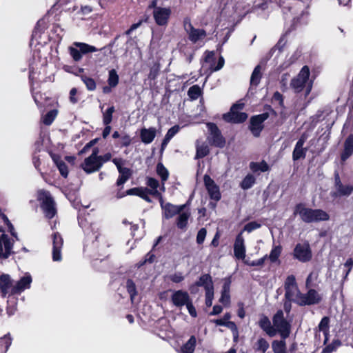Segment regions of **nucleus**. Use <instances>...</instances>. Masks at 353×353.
<instances>
[{
  "instance_id": "f257e3e1",
  "label": "nucleus",
  "mask_w": 353,
  "mask_h": 353,
  "mask_svg": "<svg viewBox=\"0 0 353 353\" xmlns=\"http://www.w3.org/2000/svg\"><path fill=\"white\" fill-rule=\"evenodd\" d=\"M272 323L274 327L278 332L281 339L274 340L272 342V348L274 353H288L285 340L291 333V324L288 321L281 310H279L273 316Z\"/></svg>"
},
{
  "instance_id": "f03ea898",
  "label": "nucleus",
  "mask_w": 353,
  "mask_h": 353,
  "mask_svg": "<svg viewBox=\"0 0 353 353\" xmlns=\"http://www.w3.org/2000/svg\"><path fill=\"white\" fill-rule=\"evenodd\" d=\"M293 214L299 215L301 221L305 223L326 221L330 219V215L327 212L322 209L306 208L303 203L295 205Z\"/></svg>"
},
{
  "instance_id": "7ed1b4c3",
  "label": "nucleus",
  "mask_w": 353,
  "mask_h": 353,
  "mask_svg": "<svg viewBox=\"0 0 353 353\" xmlns=\"http://www.w3.org/2000/svg\"><path fill=\"white\" fill-rule=\"evenodd\" d=\"M310 74V68L307 65H304L299 74L291 80L290 86L295 92L299 93L306 87L305 95L307 97L310 94L313 84L312 81L307 83Z\"/></svg>"
},
{
  "instance_id": "20e7f679",
  "label": "nucleus",
  "mask_w": 353,
  "mask_h": 353,
  "mask_svg": "<svg viewBox=\"0 0 353 353\" xmlns=\"http://www.w3.org/2000/svg\"><path fill=\"white\" fill-rule=\"evenodd\" d=\"M323 301V295L313 288L307 290L305 293L298 290L294 303L301 307L314 305L320 304Z\"/></svg>"
},
{
  "instance_id": "39448f33",
  "label": "nucleus",
  "mask_w": 353,
  "mask_h": 353,
  "mask_svg": "<svg viewBox=\"0 0 353 353\" xmlns=\"http://www.w3.org/2000/svg\"><path fill=\"white\" fill-rule=\"evenodd\" d=\"M245 104L243 103L237 102L234 103L230 111L223 114V119L230 123H243L248 117V114L246 112H239L244 108Z\"/></svg>"
},
{
  "instance_id": "423d86ee",
  "label": "nucleus",
  "mask_w": 353,
  "mask_h": 353,
  "mask_svg": "<svg viewBox=\"0 0 353 353\" xmlns=\"http://www.w3.org/2000/svg\"><path fill=\"white\" fill-rule=\"evenodd\" d=\"M41 208L48 219H52L57 214L55 202L48 191L41 190L39 194Z\"/></svg>"
},
{
  "instance_id": "0eeeda50",
  "label": "nucleus",
  "mask_w": 353,
  "mask_h": 353,
  "mask_svg": "<svg viewBox=\"0 0 353 353\" xmlns=\"http://www.w3.org/2000/svg\"><path fill=\"white\" fill-rule=\"evenodd\" d=\"M270 117L269 112H263L259 114L253 115L249 121L248 129L253 137L258 138L261 136L264 129V121Z\"/></svg>"
},
{
  "instance_id": "6e6552de",
  "label": "nucleus",
  "mask_w": 353,
  "mask_h": 353,
  "mask_svg": "<svg viewBox=\"0 0 353 353\" xmlns=\"http://www.w3.org/2000/svg\"><path fill=\"white\" fill-rule=\"evenodd\" d=\"M73 46L69 48V52L76 62L79 61L83 54L98 51L97 48L85 43L74 42Z\"/></svg>"
},
{
  "instance_id": "1a4fd4ad",
  "label": "nucleus",
  "mask_w": 353,
  "mask_h": 353,
  "mask_svg": "<svg viewBox=\"0 0 353 353\" xmlns=\"http://www.w3.org/2000/svg\"><path fill=\"white\" fill-rule=\"evenodd\" d=\"M29 83L30 92L34 99V101L37 104L39 108L45 107L47 105V101L50 99L46 96V93H42L40 91H35L34 84V68H29Z\"/></svg>"
},
{
  "instance_id": "9d476101",
  "label": "nucleus",
  "mask_w": 353,
  "mask_h": 353,
  "mask_svg": "<svg viewBox=\"0 0 353 353\" xmlns=\"http://www.w3.org/2000/svg\"><path fill=\"white\" fill-rule=\"evenodd\" d=\"M207 126L210 134V139H209L210 145L223 148L225 145V139L222 135L216 124L214 123H208Z\"/></svg>"
},
{
  "instance_id": "9b49d317",
  "label": "nucleus",
  "mask_w": 353,
  "mask_h": 353,
  "mask_svg": "<svg viewBox=\"0 0 353 353\" xmlns=\"http://www.w3.org/2000/svg\"><path fill=\"white\" fill-rule=\"evenodd\" d=\"M294 258L301 262L305 263L311 260L312 251L308 243H297L293 251Z\"/></svg>"
},
{
  "instance_id": "f8f14e48",
  "label": "nucleus",
  "mask_w": 353,
  "mask_h": 353,
  "mask_svg": "<svg viewBox=\"0 0 353 353\" xmlns=\"http://www.w3.org/2000/svg\"><path fill=\"white\" fill-rule=\"evenodd\" d=\"M334 187L336 188V192L334 196H348L353 192L352 185H343L341 182L339 173L337 171L334 172Z\"/></svg>"
},
{
  "instance_id": "ddd939ff",
  "label": "nucleus",
  "mask_w": 353,
  "mask_h": 353,
  "mask_svg": "<svg viewBox=\"0 0 353 353\" xmlns=\"http://www.w3.org/2000/svg\"><path fill=\"white\" fill-rule=\"evenodd\" d=\"M172 14L170 8H157L153 10L152 14L157 25L166 26Z\"/></svg>"
},
{
  "instance_id": "4468645a",
  "label": "nucleus",
  "mask_w": 353,
  "mask_h": 353,
  "mask_svg": "<svg viewBox=\"0 0 353 353\" xmlns=\"http://www.w3.org/2000/svg\"><path fill=\"white\" fill-rule=\"evenodd\" d=\"M203 181L210 198L219 201L221 198L219 187L208 174L204 175Z\"/></svg>"
},
{
  "instance_id": "2eb2a0df",
  "label": "nucleus",
  "mask_w": 353,
  "mask_h": 353,
  "mask_svg": "<svg viewBox=\"0 0 353 353\" xmlns=\"http://www.w3.org/2000/svg\"><path fill=\"white\" fill-rule=\"evenodd\" d=\"M14 243V240L6 234L1 228V259H6L15 254V252L12 251Z\"/></svg>"
},
{
  "instance_id": "dca6fc26",
  "label": "nucleus",
  "mask_w": 353,
  "mask_h": 353,
  "mask_svg": "<svg viewBox=\"0 0 353 353\" xmlns=\"http://www.w3.org/2000/svg\"><path fill=\"white\" fill-rule=\"evenodd\" d=\"M52 260L54 261H60L62 259L61 249L63 245V239L58 232L52 234Z\"/></svg>"
},
{
  "instance_id": "f3484780",
  "label": "nucleus",
  "mask_w": 353,
  "mask_h": 353,
  "mask_svg": "<svg viewBox=\"0 0 353 353\" xmlns=\"http://www.w3.org/2000/svg\"><path fill=\"white\" fill-rule=\"evenodd\" d=\"M80 168L86 173L92 174L98 172L102 168L101 162L99 161V158H94L88 157L83 163H81Z\"/></svg>"
},
{
  "instance_id": "a211bd4d",
  "label": "nucleus",
  "mask_w": 353,
  "mask_h": 353,
  "mask_svg": "<svg viewBox=\"0 0 353 353\" xmlns=\"http://www.w3.org/2000/svg\"><path fill=\"white\" fill-rule=\"evenodd\" d=\"M246 248L245 240L243 236V231H241L236 236L234 243V256L238 259H243L245 257Z\"/></svg>"
},
{
  "instance_id": "6ab92c4d",
  "label": "nucleus",
  "mask_w": 353,
  "mask_h": 353,
  "mask_svg": "<svg viewBox=\"0 0 353 353\" xmlns=\"http://www.w3.org/2000/svg\"><path fill=\"white\" fill-rule=\"evenodd\" d=\"M191 299L187 291L179 290L174 291L171 296L172 304L177 307H182Z\"/></svg>"
},
{
  "instance_id": "aec40b11",
  "label": "nucleus",
  "mask_w": 353,
  "mask_h": 353,
  "mask_svg": "<svg viewBox=\"0 0 353 353\" xmlns=\"http://www.w3.org/2000/svg\"><path fill=\"white\" fill-rule=\"evenodd\" d=\"M303 11H301V13L299 16L295 17L293 18L292 23L290 27L285 30V33L282 34L280 37L279 41L276 44L275 47L277 48L279 51H282L283 47L285 46L287 43L286 37L290 34V32L294 30L296 28L297 25L300 23L301 18L303 15Z\"/></svg>"
},
{
  "instance_id": "412c9836",
  "label": "nucleus",
  "mask_w": 353,
  "mask_h": 353,
  "mask_svg": "<svg viewBox=\"0 0 353 353\" xmlns=\"http://www.w3.org/2000/svg\"><path fill=\"white\" fill-rule=\"evenodd\" d=\"M284 289L285 299H288L290 296H294V290H296V292H298V290H299V289L298 288V285L294 275L291 274L287 276L284 282Z\"/></svg>"
},
{
  "instance_id": "4be33fe9",
  "label": "nucleus",
  "mask_w": 353,
  "mask_h": 353,
  "mask_svg": "<svg viewBox=\"0 0 353 353\" xmlns=\"http://www.w3.org/2000/svg\"><path fill=\"white\" fill-rule=\"evenodd\" d=\"M188 39L193 43H197L199 40L203 39L206 35V31L204 29L195 28L191 23H189Z\"/></svg>"
},
{
  "instance_id": "5701e85b",
  "label": "nucleus",
  "mask_w": 353,
  "mask_h": 353,
  "mask_svg": "<svg viewBox=\"0 0 353 353\" xmlns=\"http://www.w3.org/2000/svg\"><path fill=\"white\" fill-rule=\"evenodd\" d=\"M32 283L30 275H26L20 279L12 288V294H19L26 289H29Z\"/></svg>"
},
{
  "instance_id": "b1692460",
  "label": "nucleus",
  "mask_w": 353,
  "mask_h": 353,
  "mask_svg": "<svg viewBox=\"0 0 353 353\" xmlns=\"http://www.w3.org/2000/svg\"><path fill=\"white\" fill-rule=\"evenodd\" d=\"M259 325L269 336L272 337L276 335V330L274 327V325H272L267 316L263 315L259 321Z\"/></svg>"
},
{
  "instance_id": "393cba45",
  "label": "nucleus",
  "mask_w": 353,
  "mask_h": 353,
  "mask_svg": "<svg viewBox=\"0 0 353 353\" xmlns=\"http://www.w3.org/2000/svg\"><path fill=\"white\" fill-rule=\"evenodd\" d=\"M353 154V134H350L344 142V149L341 154V160L345 161Z\"/></svg>"
},
{
  "instance_id": "a878e982",
  "label": "nucleus",
  "mask_w": 353,
  "mask_h": 353,
  "mask_svg": "<svg viewBox=\"0 0 353 353\" xmlns=\"http://www.w3.org/2000/svg\"><path fill=\"white\" fill-rule=\"evenodd\" d=\"M14 286L10 276L6 274H1V296H6L7 294L13 295Z\"/></svg>"
},
{
  "instance_id": "bb28decb",
  "label": "nucleus",
  "mask_w": 353,
  "mask_h": 353,
  "mask_svg": "<svg viewBox=\"0 0 353 353\" xmlns=\"http://www.w3.org/2000/svg\"><path fill=\"white\" fill-rule=\"evenodd\" d=\"M51 157L53 162L57 165L60 174L63 178H67L68 176V168L66 163L61 159V156L56 154H51Z\"/></svg>"
},
{
  "instance_id": "cd10ccee",
  "label": "nucleus",
  "mask_w": 353,
  "mask_h": 353,
  "mask_svg": "<svg viewBox=\"0 0 353 353\" xmlns=\"http://www.w3.org/2000/svg\"><path fill=\"white\" fill-rule=\"evenodd\" d=\"M156 129L153 127L141 129L140 132L141 141L145 144L152 143L156 137Z\"/></svg>"
},
{
  "instance_id": "c85d7f7f",
  "label": "nucleus",
  "mask_w": 353,
  "mask_h": 353,
  "mask_svg": "<svg viewBox=\"0 0 353 353\" xmlns=\"http://www.w3.org/2000/svg\"><path fill=\"white\" fill-rule=\"evenodd\" d=\"M163 211V216L165 219H170L179 214L177 211V205L172 204L171 203H163V205H161Z\"/></svg>"
},
{
  "instance_id": "c756f323",
  "label": "nucleus",
  "mask_w": 353,
  "mask_h": 353,
  "mask_svg": "<svg viewBox=\"0 0 353 353\" xmlns=\"http://www.w3.org/2000/svg\"><path fill=\"white\" fill-rule=\"evenodd\" d=\"M119 173L116 185L122 186L132 175V170L128 168H123L118 171Z\"/></svg>"
},
{
  "instance_id": "7c9ffc66",
  "label": "nucleus",
  "mask_w": 353,
  "mask_h": 353,
  "mask_svg": "<svg viewBox=\"0 0 353 353\" xmlns=\"http://www.w3.org/2000/svg\"><path fill=\"white\" fill-rule=\"evenodd\" d=\"M190 215V212H182L181 214H178V216L176 219V227L180 230H185L188 225V220Z\"/></svg>"
},
{
  "instance_id": "2f4dec72",
  "label": "nucleus",
  "mask_w": 353,
  "mask_h": 353,
  "mask_svg": "<svg viewBox=\"0 0 353 353\" xmlns=\"http://www.w3.org/2000/svg\"><path fill=\"white\" fill-rule=\"evenodd\" d=\"M308 150L307 148H303V145L296 144L292 152V159L294 161H298L299 159H303L306 157L307 152Z\"/></svg>"
},
{
  "instance_id": "473e14b6",
  "label": "nucleus",
  "mask_w": 353,
  "mask_h": 353,
  "mask_svg": "<svg viewBox=\"0 0 353 353\" xmlns=\"http://www.w3.org/2000/svg\"><path fill=\"white\" fill-rule=\"evenodd\" d=\"M196 345V338L192 335L188 341L181 347V353H194Z\"/></svg>"
},
{
  "instance_id": "72a5a7b5",
  "label": "nucleus",
  "mask_w": 353,
  "mask_h": 353,
  "mask_svg": "<svg viewBox=\"0 0 353 353\" xmlns=\"http://www.w3.org/2000/svg\"><path fill=\"white\" fill-rule=\"evenodd\" d=\"M250 168L254 173L259 171L265 172L270 170L269 165L265 160H262L260 162H251L250 163Z\"/></svg>"
},
{
  "instance_id": "f704fd0d",
  "label": "nucleus",
  "mask_w": 353,
  "mask_h": 353,
  "mask_svg": "<svg viewBox=\"0 0 353 353\" xmlns=\"http://www.w3.org/2000/svg\"><path fill=\"white\" fill-rule=\"evenodd\" d=\"M196 286L205 288L214 287L212 276L210 274H202L194 283Z\"/></svg>"
},
{
  "instance_id": "c9c22d12",
  "label": "nucleus",
  "mask_w": 353,
  "mask_h": 353,
  "mask_svg": "<svg viewBox=\"0 0 353 353\" xmlns=\"http://www.w3.org/2000/svg\"><path fill=\"white\" fill-rule=\"evenodd\" d=\"M8 305L6 307V312L8 316H11L14 314L17 310V299L14 295L9 294L7 301Z\"/></svg>"
},
{
  "instance_id": "e433bc0d",
  "label": "nucleus",
  "mask_w": 353,
  "mask_h": 353,
  "mask_svg": "<svg viewBox=\"0 0 353 353\" xmlns=\"http://www.w3.org/2000/svg\"><path fill=\"white\" fill-rule=\"evenodd\" d=\"M262 77V74L261 72V66L259 65H256L251 75L250 78V85L256 87L259 84L261 79Z\"/></svg>"
},
{
  "instance_id": "4c0bfd02",
  "label": "nucleus",
  "mask_w": 353,
  "mask_h": 353,
  "mask_svg": "<svg viewBox=\"0 0 353 353\" xmlns=\"http://www.w3.org/2000/svg\"><path fill=\"white\" fill-rule=\"evenodd\" d=\"M319 329L320 331L323 332L325 335V343L327 341V335L329 334V329H330V318L328 316H324L321 319L319 324Z\"/></svg>"
},
{
  "instance_id": "58836bf2",
  "label": "nucleus",
  "mask_w": 353,
  "mask_h": 353,
  "mask_svg": "<svg viewBox=\"0 0 353 353\" xmlns=\"http://www.w3.org/2000/svg\"><path fill=\"white\" fill-rule=\"evenodd\" d=\"M256 183L255 177L251 174H247L240 183V186L243 190H248L251 188Z\"/></svg>"
},
{
  "instance_id": "ea45409f",
  "label": "nucleus",
  "mask_w": 353,
  "mask_h": 353,
  "mask_svg": "<svg viewBox=\"0 0 353 353\" xmlns=\"http://www.w3.org/2000/svg\"><path fill=\"white\" fill-rule=\"evenodd\" d=\"M156 171L157 174L161 177L163 183L168 179L169 172L161 162L157 163Z\"/></svg>"
},
{
  "instance_id": "a19ab883",
  "label": "nucleus",
  "mask_w": 353,
  "mask_h": 353,
  "mask_svg": "<svg viewBox=\"0 0 353 353\" xmlns=\"http://www.w3.org/2000/svg\"><path fill=\"white\" fill-rule=\"evenodd\" d=\"M108 84L111 87H117L119 82V77L114 69H112L108 72Z\"/></svg>"
},
{
  "instance_id": "79ce46f5",
  "label": "nucleus",
  "mask_w": 353,
  "mask_h": 353,
  "mask_svg": "<svg viewBox=\"0 0 353 353\" xmlns=\"http://www.w3.org/2000/svg\"><path fill=\"white\" fill-rule=\"evenodd\" d=\"M58 110L53 109L48 112L43 117V123L46 125H51L56 119Z\"/></svg>"
},
{
  "instance_id": "37998d69",
  "label": "nucleus",
  "mask_w": 353,
  "mask_h": 353,
  "mask_svg": "<svg viewBox=\"0 0 353 353\" xmlns=\"http://www.w3.org/2000/svg\"><path fill=\"white\" fill-rule=\"evenodd\" d=\"M81 79L85 85V87L88 91H94L96 90L97 83L93 78L86 75H81Z\"/></svg>"
},
{
  "instance_id": "c03bdc74",
  "label": "nucleus",
  "mask_w": 353,
  "mask_h": 353,
  "mask_svg": "<svg viewBox=\"0 0 353 353\" xmlns=\"http://www.w3.org/2000/svg\"><path fill=\"white\" fill-rule=\"evenodd\" d=\"M282 252V246L279 245L276 246H274L272 248L270 255H268V259H270V261L272 263H275L279 260V258Z\"/></svg>"
},
{
  "instance_id": "a18cd8bd",
  "label": "nucleus",
  "mask_w": 353,
  "mask_h": 353,
  "mask_svg": "<svg viewBox=\"0 0 353 353\" xmlns=\"http://www.w3.org/2000/svg\"><path fill=\"white\" fill-rule=\"evenodd\" d=\"M201 94L202 90L199 85L191 86L188 91V95L192 100L197 99Z\"/></svg>"
},
{
  "instance_id": "49530a36",
  "label": "nucleus",
  "mask_w": 353,
  "mask_h": 353,
  "mask_svg": "<svg viewBox=\"0 0 353 353\" xmlns=\"http://www.w3.org/2000/svg\"><path fill=\"white\" fill-rule=\"evenodd\" d=\"M115 111L113 105L109 107L105 112H103V123L104 125L110 124L112 121V114Z\"/></svg>"
},
{
  "instance_id": "de8ad7c7",
  "label": "nucleus",
  "mask_w": 353,
  "mask_h": 353,
  "mask_svg": "<svg viewBox=\"0 0 353 353\" xmlns=\"http://www.w3.org/2000/svg\"><path fill=\"white\" fill-rule=\"evenodd\" d=\"M126 290L130 296L132 301L134 296L137 294V288L134 282L132 279H128L126 281Z\"/></svg>"
},
{
  "instance_id": "09e8293b",
  "label": "nucleus",
  "mask_w": 353,
  "mask_h": 353,
  "mask_svg": "<svg viewBox=\"0 0 353 353\" xmlns=\"http://www.w3.org/2000/svg\"><path fill=\"white\" fill-rule=\"evenodd\" d=\"M160 71V64L159 63H154L150 68V72L148 74V78L149 80L154 81Z\"/></svg>"
},
{
  "instance_id": "8fccbe9b",
  "label": "nucleus",
  "mask_w": 353,
  "mask_h": 353,
  "mask_svg": "<svg viewBox=\"0 0 353 353\" xmlns=\"http://www.w3.org/2000/svg\"><path fill=\"white\" fill-rule=\"evenodd\" d=\"M205 303L207 307H211L214 299V287L205 288Z\"/></svg>"
},
{
  "instance_id": "3c124183",
  "label": "nucleus",
  "mask_w": 353,
  "mask_h": 353,
  "mask_svg": "<svg viewBox=\"0 0 353 353\" xmlns=\"http://www.w3.org/2000/svg\"><path fill=\"white\" fill-rule=\"evenodd\" d=\"M256 350L265 353L269 348L270 345L264 338H259L256 343Z\"/></svg>"
},
{
  "instance_id": "603ef678",
  "label": "nucleus",
  "mask_w": 353,
  "mask_h": 353,
  "mask_svg": "<svg viewBox=\"0 0 353 353\" xmlns=\"http://www.w3.org/2000/svg\"><path fill=\"white\" fill-rule=\"evenodd\" d=\"M341 344V342L339 339L334 340L331 343L328 344L323 348V353H332L335 351Z\"/></svg>"
},
{
  "instance_id": "864d4df0",
  "label": "nucleus",
  "mask_w": 353,
  "mask_h": 353,
  "mask_svg": "<svg viewBox=\"0 0 353 353\" xmlns=\"http://www.w3.org/2000/svg\"><path fill=\"white\" fill-rule=\"evenodd\" d=\"M46 24L45 21L42 19H40L37 21L36 23V26H34V28L32 32V36H36L37 34H41L44 32V30H46Z\"/></svg>"
},
{
  "instance_id": "5fc2aeb1",
  "label": "nucleus",
  "mask_w": 353,
  "mask_h": 353,
  "mask_svg": "<svg viewBox=\"0 0 353 353\" xmlns=\"http://www.w3.org/2000/svg\"><path fill=\"white\" fill-rule=\"evenodd\" d=\"M225 327L232 331L234 341H237L239 338V331L236 323L234 321H228Z\"/></svg>"
},
{
  "instance_id": "6e6d98bb",
  "label": "nucleus",
  "mask_w": 353,
  "mask_h": 353,
  "mask_svg": "<svg viewBox=\"0 0 353 353\" xmlns=\"http://www.w3.org/2000/svg\"><path fill=\"white\" fill-rule=\"evenodd\" d=\"M147 190H149V188L140 187L137 196H139L148 203H152V200L149 196V192Z\"/></svg>"
},
{
  "instance_id": "4d7b16f0",
  "label": "nucleus",
  "mask_w": 353,
  "mask_h": 353,
  "mask_svg": "<svg viewBox=\"0 0 353 353\" xmlns=\"http://www.w3.org/2000/svg\"><path fill=\"white\" fill-rule=\"evenodd\" d=\"M210 153V150L208 145H201L196 148V157L197 158H203L208 155Z\"/></svg>"
},
{
  "instance_id": "13d9d810",
  "label": "nucleus",
  "mask_w": 353,
  "mask_h": 353,
  "mask_svg": "<svg viewBox=\"0 0 353 353\" xmlns=\"http://www.w3.org/2000/svg\"><path fill=\"white\" fill-rule=\"evenodd\" d=\"M206 234L207 230L205 228H202L198 231L196 239L197 244L201 245L203 243Z\"/></svg>"
},
{
  "instance_id": "bf43d9fd",
  "label": "nucleus",
  "mask_w": 353,
  "mask_h": 353,
  "mask_svg": "<svg viewBox=\"0 0 353 353\" xmlns=\"http://www.w3.org/2000/svg\"><path fill=\"white\" fill-rule=\"evenodd\" d=\"M261 225L256 221H251L248 223L243 228V231H247L248 232H251L254 230L260 228Z\"/></svg>"
},
{
  "instance_id": "052dcab7",
  "label": "nucleus",
  "mask_w": 353,
  "mask_h": 353,
  "mask_svg": "<svg viewBox=\"0 0 353 353\" xmlns=\"http://www.w3.org/2000/svg\"><path fill=\"white\" fill-rule=\"evenodd\" d=\"M99 138H95L85 144V145L79 151V154L87 152L92 147L98 143Z\"/></svg>"
},
{
  "instance_id": "680f3d73",
  "label": "nucleus",
  "mask_w": 353,
  "mask_h": 353,
  "mask_svg": "<svg viewBox=\"0 0 353 353\" xmlns=\"http://www.w3.org/2000/svg\"><path fill=\"white\" fill-rule=\"evenodd\" d=\"M78 223L83 230L88 229L89 228V222L85 217V214H82L81 213H79L78 215Z\"/></svg>"
},
{
  "instance_id": "e2e57ef3",
  "label": "nucleus",
  "mask_w": 353,
  "mask_h": 353,
  "mask_svg": "<svg viewBox=\"0 0 353 353\" xmlns=\"http://www.w3.org/2000/svg\"><path fill=\"white\" fill-rule=\"evenodd\" d=\"M272 100L274 101H278L279 105L281 108H285L284 105V97L281 93L279 91H276L272 96Z\"/></svg>"
},
{
  "instance_id": "0e129e2a",
  "label": "nucleus",
  "mask_w": 353,
  "mask_h": 353,
  "mask_svg": "<svg viewBox=\"0 0 353 353\" xmlns=\"http://www.w3.org/2000/svg\"><path fill=\"white\" fill-rule=\"evenodd\" d=\"M78 90L76 88H72L70 90L69 101L72 104H76L79 102V99L77 97Z\"/></svg>"
},
{
  "instance_id": "69168bd1",
  "label": "nucleus",
  "mask_w": 353,
  "mask_h": 353,
  "mask_svg": "<svg viewBox=\"0 0 353 353\" xmlns=\"http://www.w3.org/2000/svg\"><path fill=\"white\" fill-rule=\"evenodd\" d=\"M268 259V254H265L263 257L259 259L258 260H254L250 262H245V263L250 266H262L263 265L265 261Z\"/></svg>"
},
{
  "instance_id": "338daca9",
  "label": "nucleus",
  "mask_w": 353,
  "mask_h": 353,
  "mask_svg": "<svg viewBox=\"0 0 353 353\" xmlns=\"http://www.w3.org/2000/svg\"><path fill=\"white\" fill-rule=\"evenodd\" d=\"M12 341V339L10 336V334L8 333L1 337V345H3L5 346L6 352L8 350L9 347L11 345Z\"/></svg>"
},
{
  "instance_id": "774afa93",
  "label": "nucleus",
  "mask_w": 353,
  "mask_h": 353,
  "mask_svg": "<svg viewBox=\"0 0 353 353\" xmlns=\"http://www.w3.org/2000/svg\"><path fill=\"white\" fill-rule=\"evenodd\" d=\"M185 306H186V308L188 309V312L192 317L195 318L197 316V312L195 307L193 305L192 299L186 303Z\"/></svg>"
}]
</instances>
